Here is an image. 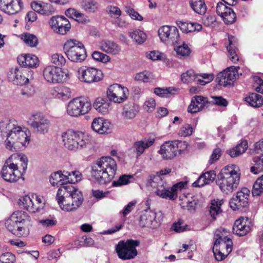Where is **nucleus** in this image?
<instances>
[{
	"mask_svg": "<svg viewBox=\"0 0 263 263\" xmlns=\"http://www.w3.org/2000/svg\"><path fill=\"white\" fill-rule=\"evenodd\" d=\"M117 168L114 159L110 156L102 157L91 166V177L100 185H106L114 179Z\"/></svg>",
	"mask_w": 263,
	"mask_h": 263,
	"instance_id": "1",
	"label": "nucleus"
},
{
	"mask_svg": "<svg viewBox=\"0 0 263 263\" xmlns=\"http://www.w3.org/2000/svg\"><path fill=\"white\" fill-rule=\"evenodd\" d=\"M28 158L26 156L15 154L12 155L5 162L1 171V175L6 181L14 182L22 177L27 168Z\"/></svg>",
	"mask_w": 263,
	"mask_h": 263,
	"instance_id": "2",
	"label": "nucleus"
},
{
	"mask_svg": "<svg viewBox=\"0 0 263 263\" xmlns=\"http://www.w3.org/2000/svg\"><path fill=\"white\" fill-rule=\"evenodd\" d=\"M56 199L62 210L66 211L77 209L84 200L82 192L72 185L61 186Z\"/></svg>",
	"mask_w": 263,
	"mask_h": 263,
	"instance_id": "3",
	"label": "nucleus"
},
{
	"mask_svg": "<svg viewBox=\"0 0 263 263\" xmlns=\"http://www.w3.org/2000/svg\"><path fill=\"white\" fill-rule=\"evenodd\" d=\"M239 181L240 174L233 165H227L218 174L216 183L223 194L230 195L237 188Z\"/></svg>",
	"mask_w": 263,
	"mask_h": 263,
	"instance_id": "4",
	"label": "nucleus"
},
{
	"mask_svg": "<svg viewBox=\"0 0 263 263\" xmlns=\"http://www.w3.org/2000/svg\"><path fill=\"white\" fill-rule=\"evenodd\" d=\"M62 138L64 146L70 151H77L89 143L88 137L80 132L68 130L63 133Z\"/></svg>",
	"mask_w": 263,
	"mask_h": 263,
	"instance_id": "5",
	"label": "nucleus"
},
{
	"mask_svg": "<svg viewBox=\"0 0 263 263\" xmlns=\"http://www.w3.org/2000/svg\"><path fill=\"white\" fill-rule=\"evenodd\" d=\"M10 134L4 141L5 146L7 149L17 152L29 144L30 137L26 131L22 130L20 127H14L13 131Z\"/></svg>",
	"mask_w": 263,
	"mask_h": 263,
	"instance_id": "6",
	"label": "nucleus"
},
{
	"mask_svg": "<svg viewBox=\"0 0 263 263\" xmlns=\"http://www.w3.org/2000/svg\"><path fill=\"white\" fill-rule=\"evenodd\" d=\"M63 49L68 59L72 62H82L87 57L84 46L76 40L67 41L64 45Z\"/></svg>",
	"mask_w": 263,
	"mask_h": 263,
	"instance_id": "7",
	"label": "nucleus"
},
{
	"mask_svg": "<svg viewBox=\"0 0 263 263\" xmlns=\"http://www.w3.org/2000/svg\"><path fill=\"white\" fill-rule=\"evenodd\" d=\"M140 245L138 240L132 239L120 240L115 246V251L118 257L123 260H130L135 258L138 255L136 247Z\"/></svg>",
	"mask_w": 263,
	"mask_h": 263,
	"instance_id": "8",
	"label": "nucleus"
},
{
	"mask_svg": "<svg viewBox=\"0 0 263 263\" xmlns=\"http://www.w3.org/2000/svg\"><path fill=\"white\" fill-rule=\"evenodd\" d=\"M26 215L25 212L13 213L9 219L6 222V226L10 232L18 236H25L28 234L27 231L24 227L25 220L24 218Z\"/></svg>",
	"mask_w": 263,
	"mask_h": 263,
	"instance_id": "9",
	"label": "nucleus"
},
{
	"mask_svg": "<svg viewBox=\"0 0 263 263\" xmlns=\"http://www.w3.org/2000/svg\"><path fill=\"white\" fill-rule=\"evenodd\" d=\"M91 104L84 97L76 98L71 100L67 105V114L72 117H78L87 113Z\"/></svg>",
	"mask_w": 263,
	"mask_h": 263,
	"instance_id": "10",
	"label": "nucleus"
},
{
	"mask_svg": "<svg viewBox=\"0 0 263 263\" xmlns=\"http://www.w3.org/2000/svg\"><path fill=\"white\" fill-rule=\"evenodd\" d=\"M250 193V190L247 187H242L237 191L230 200V208L234 211H236L248 207Z\"/></svg>",
	"mask_w": 263,
	"mask_h": 263,
	"instance_id": "11",
	"label": "nucleus"
},
{
	"mask_svg": "<svg viewBox=\"0 0 263 263\" xmlns=\"http://www.w3.org/2000/svg\"><path fill=\"white\" fill-rule=\"evenodd\" d=\"M28 123L35 132L40 134L46 133L50 125L48 119L41 113H36L31 116Z\"/></svg>",
	"mask_w": 263,
	"mask_h": 263,
	"instance_id": "12",
	"label": "nucleus"
},
{
	"mask_svg": "<svg viewBox=\"0 0 263 263\" xmlns=\"http://www.w3.org/2000/svg\"><path fill=\"white\" fill-rule=\"evenodd\" d=\"M78 74L81 81L87 83L99 82L103 76L101 70L93 67L80 68Z\"/></svg>",
	"mask_w": 263,
	"mask_h": 263,
	"instance_id": "13",
	"label": "nucleus"
},
{
	"mask_svg": "<svg viewBox=\"0 0 263 263\" xmlns=\"http://www.w3.org/2000/svg\"><path fill=\"white\" fill-rule=\"evenodd\" d=\"M146 186L156 189L155 193L157 195L163 198H167L168 187L166 183L159 176L150 175L147 180Z\"/></svg>",
	"mask_w": 263,
	"mask_h": 263,
	"instance_id": "14",
	"label": "nucleus"
},
{
	"mask_svg": "<svg viewBox=\"0 0 263 263\" xmlns=\"http://www.w3.org/2000/svg\"><path fill=\"white\" fill-rule=\"evenodd\" d=\"M107 95L109 101L120 103L127 99L128 90L127 88L122 87L118 84H114L108 87Z\"/></svg>",
	"mask_w": 263,
	"mask_h": 263,
	"instance_id": "15",
	"label": "nucleus"
},
{
	"mask_svg": "<svg viewBox=\"0 0 263 263\" xmlns=\"http://www.w3.org/2000/svg\"><path fill=\"white\" fill-rule=\"evenodd\" d=\"M159 36L163 42H169L172 44H178L179 34L178 29L175 26H163L158 30Z\"/></svg>",
	"mask_w": 263,
	"mask_h": 263,
	"instance_id": "16",
	"label": "nucleus"
},
{
	"mask_svg": "<svg viewBox=\"0 0 263 263\" xmlns=\"http://www.w3.org/2000/svg\"><path fill=\"white\" fill-rule=\"evenodd\" d=\"M49 24L54 31L62 35L66 34L71 27L69 21L63 16H52Z\"/></svg>",
	"mask_w": 263,
	"mask_h": 263,
	"instance_id": "17",
	"label": "nucleus"
},
{
	"mask_svg": "<svg viewBox=\"0 0 263 263\" xmlns=\"http://www.w3.org/2000/svg\"><path fill=\"white\" fill-rule=\"evenodd\" d=\"M43 76L47 82L51 83H61L64 79L62 69L57 66H49L45 68Z\"/></svg>",
	"mask_w": 263,
	"mask_h": 263,
	"instance_id": "18",
	"label": "nucleus"
},
{
	"mask_svg": "<svg viewBox=\"0 0 263 263\" xmlns=\"http://www.w3.org/2000/svg\"><path fill=\"white\" fill-rule=\"evenodd\" d=\"M181 142L178 141H168L161 145L159 153L165 159H171L176 156L177 153L180 154L181 150L179 149V144Z\"/></svg>",
	"mask_w": 263,
	"mask_h": 263,
	"instance_id": "19",
	"label": "nucleus"
},
{
	"mask_svg": "<svg viewBox=\"0 0 263 263\" xmlns=\"http://www.w3.org/2000/svg\"><path fill=\"white\" fill-rule=\"evenodd\" d=\"M139 224L142 228H157L159 223L156 220V213L151 210H145L140 216Z\"/></svg>",
	"mask_w": 263,
	"mask_h": 263,
	"instance_id": "20",
	"label": "nucleus"
},
{
	"mask_svg": "<svg viewBox=\"0 0 263 263\" xmlns=\"http://www.w3.org/2000/svg\"><path fill=\"white\" fill-rule=\"evenodd\" d=\"M23 7V3L21 0H0V9L9 15L17 13Z\"/></svg>",
	"mask_w": 263,
	"mask_h": 263,
	"instance_id": "21",
	"label": "nucleus"
},
{
	"mask_svg": "<svg viewBox=\"0 0 263 263\" xmlns=\"http://www.w3.org/2000/svg\"><path fill=\"white\" fill-rule=\"evenodd\" d=\"M251 227V223L248 217H241L235 221L233 232L239 236H245L250 231Z\"/></svg>",
	"mask_w": 263,
	"mask_h": 263,
	"instance_id": "22",
	"label": "nucleus"
},
{
	"mask_svg": "<svg viewBox=\"0 0 263 263\" xmlns=\"http://www.w3.org/2000/svg\"><path fill=\"white\" fill-rule=\"evenodd\" d=\"M236 79V71L233 67L228 68L218 74L216 81L219 85L227 87L232 84Z\"/></svg>",
	"mask_w": 263,
	"mask_h": 263,
	"instance_id": "23",
	"label": "nucleus"
},
{
	"mask_svg": "<svg viewBox=\"0 0 263 263\" xmlns=\"http://www.w3.org/2000/svg\"><path fill=\"white\" fill-rule=\"evenodd\" d=\"M26 70L23 67L15 68L12 70L8 75V78L10 81H12L13 84L19 85H23L28 82L29 79L26 78Z\"/></svg>",
	"mask_w": 263,
	"mask_h": 263,
	"instance_id": "24",
	"label": "nucleus"
},
{
	"mask_svg": "<svg viewBox=\"0 0 263 263\" xmlns=\"http://www.w3.org/2000/svg\"><path fill=\"white\" fill-rule=\"evenodd\" d=\"M208 104L209 101L207 98L196 96L192 98L191 103L188 107V112L191 114L198 112L205 106L208 107Z\"/></svg>",
	"mask_w": 263,
	"mask_h": 263,
	"instance_id": "25",
	"label": "nucleus"
},
{
	"mask_svg": "<svg viewBox=\"0 0 263 263\" xmlns=\"http://www.w3.org/2000/svg\"><path fill=\"white\" fill-rule=\"evenodd\" d=\"M91 128L95 132L103 134L110 132L111 125L102 118H96L93 119L91 123Z\"/></svg>",
	"mask_w": 263,
	"mask_h": 263,
	"instance_id": "26",
	"label": "nucleus"
},
{
	"mask_svg": "<svg viewBox=\"0 0 263 263\" xmlns=\"http://www.w3.org/2000/svg\"><path fill=\"white\" fill-rule=\"evenodd\" d=\"M139 111L138 105L133 102H129L124 106L122 116L124 119L132 120L136 117Z\"/></svg>",
	"mask_w": 263,
	"mask_h": 263,
	"instance_id": "27",
	"label": "nucleus"
},
{
	"mask_svg": "<svg viewBox=\"0 0 263 263\" xmlns=\"http://www.w3.org/2000/svg\"><path fill=\"white\" fill-rule=\"evenodd\" d=\"M216 176L214 171H210L202 173L198 179L193 183V186L200 187L205 184H210L215 180Z\"/></svg>",
	"mask_w": 263,
	"mask_h": 263,
	"instance_id": "28",
	"label": "nucleus"
},
{
	"mask_svg": "<svg viewBox=\"0 0 263 263\" xmlns=\"http://www.w3.org/2000/svg\"><path fill=\"white\" fill-rule=\"evenodd\" d=\"M17 62L22 67H33L39 64L38 58L30 54L18 56Z\"/></svg>",
	"mask_w": 263,
	"mask_h": 263,
	"instance_id": "29",
	"label": "nucleus"
},
{
	"mask_svg": "<svg viewBox=\"0 0 263 263\" xmlns=\"http://www.w3.org/2000/svg\"><path fill=\"white\" fill-rule=\"evenodd\" d=\"M103 51L114 55L118 54L121 51L120 47L115 42L109 40H103L100 44Z\"/></svg>",
	"mask_w": 263,
	"mask_h": 263,
	"instance_id": "30",
	"label": "nucleus"
},
{
	"mask_svg": "<svg viewBox=\"0 0 263 263\" xmlns=\"http://www.w3.org/2000/svg\"><path fill=\"white\" fill-rule=\"evenodd\" d=\"M154 139L140 140L134 142L132 148L136 153L137 157L141 156L145 150L152 146L154 143Z\"/></svg>",
	"mask_w": 263,
	"mask_h": 263,
	"instance_id": "31",
	"label": "nucleus"
},
{
	"mask_svg": "<svg viewBox=\"0 0 263 263\" xmlns=\"http://www.w3.org/2000/svg\"><path fill=\"white\" fill-rule=\"evenodd\" d=\"M110 102L107 98H98L93 104V106L99 112L106 114L108 112Z\"/></svg>",
	"mask_w": 263,
	"mask_h": 263,
	"instance_id": "32",
	"label": "nucleus"
},
{
	"mask_svg": "<svg viewBox=\"0 0 263 263\" xmlns=\"http://www.w3.org/2000/svg\"><path fill=\"white\" fill-rule=\"evenodd\" d=\"M244 100L250 106L253 107H259L263 104L262 96L255 92L250 93Z\"/></svg>",
	"mask_w": 263,
	"mask_h": 263,
	"instance_id": "33",
	"label": "nucleus"
},
{
	"mask_svg": "<svg viewBox=\"0 0 263 263\" xmlns=\"http://www.w3.org/2000/svg\"><path fill=\"white\" fill-rule=\"evenodd\" d=\"M248 148V142L247 140H242L241 142L232 148L227 151V153L232 158L239 156L244 153Z\"/></svg>",
	"mask_w": 263,
	"mask_h": 263,
	"instance_id": "34",
	"label": "nucleus"
},
{
	"mask_svg": "<svg viewBox=\"0 0 263 263\" xmlns=\"http://www.w3.org/2000/svg\"><path fill=\"white\" fill-rule=\"evenodd\" d=\"M14 125L8 119H4L0 122V136L8 138L10 133L13 131Z\"/></svg>",
	"mask_w": 263,
	"mask_h": 263,
	"instance_id": "35",
	"label": "nucleus"
},
{
	"mask_svg": "<svg viewBox=\"0 0 263 263\" xmlns=\"http://www.w3.org/2000/svg\"><path fill=\"white\" fill-rule=\"evenodd\" d=\"M223 203V200L218 199L211 200L209 213L213 220H215L219 214L222 212L221 206Z\"/></svg>",
	"mask_w": 263,
	"mask_h": 263,
	"instance_id": "36",
	"label": "nucleus"
},
{
	"mask_svg": "<svg viewBox=\"0 0 263 263\" xmlns=\"http://www.w3.org/2000/svg\"><path fill=\"white\" fill-rule=\"evenodd\" d=\"M235 38L233 36L229 37V45L227 47L230 60L234 63H236L238 61V57L237 54V48L236 47V43L235 42Z\"/></svg>",
	"mask_w": 263,
	"mask_h": 263,
	"instance_id": "37",
	"label": "nucleus"
},
{
	"mask_svg": "<svg viewBox=\"0 0 263 263\" xmlns=\"http://www.w3.org/2000/svg\"><path fill=\"white\" fill-rule=\"evenodd\" d=\"M31 8L35 12H38L44 15H50L51 14L50 4L33 2L31 5Z\"/></svg>",
	"mask_w": 263,
	"mask_h": 263,
	"instance_id": "38",
	"label": "nucleus"
},
{
	"mask_svg": "<svg viewBox=\"0 0 263 263\" xmlns=\"http://www.w3.org/2000/svg\"><path fill=\"white\" fill-rule=\"evenodd\" d=\"M190 5L192 9L197 13L204 14L206 10V6L203 0H190Z\"/></svg>",
	"mask_w": 263,
	"mask_h": 263,
	"instance_id": "39",
	"label": "nucleus"
},
{
	"mask_svg": "<svg viewBox=\"0 0 263 263\" xmlns=\"http://www.w3.org/2000/svg\"><path fill=\"white\" fill-rule=\"evenodd\" d=\"M129 36L138 44H143L147 39V35L143 31L136 29L129 33Z\"/></svg>",
	"mask_w": 263,
	"mask_h": 263,
	"instance_id": "40",
	"label": "nucleus"
},
{
	"mask_svg": "<svg viewBox=\"0 0 263 263\" xmlns=\"http://www.w3.org/2000/svg\"><path fill=\"white\" fill-rule=\"evenodd\" d=\"M253 165L250 168L251 172L257 174L263 172V154L259 157H255L253 159Z\"/></svg>",
	"mask_w": 263,
	"mask_h": 263,
	"instance_id": "41",
	"label": "nucleus"
},
{
	"mask_svg": "<svg viewBox=\"0 0 263 263\" xmlns=\"http://www.w3.org/2000/svg\"><path fill=\"white\" fill-rule=\"evenodd\" d=\"M21 38L25 44L30 47H35L39 44L37 37L33 34L29 33H24L22 34Z\"/></svg>",
	"mask_w": 263,
	"mask_h": 263,
	"instance_id": "42",
	"label": "nucleus"
},
{
	"mask_svg": "<svg viewBox=\"0 0 263 263\" xmlns=\"http://www.w3.org/2000/svg\"><path fill=\"white\" fill-rule=\"evenodd\" d=\"M186 185V182L181 181L173 185V186L170 189L168 188V195L167 198L170 199H174L177 197V191L178 190H181L184 188Z\"/></svg>",
	"mask_w": 263,
	"mask_h": 263,
	"instance_id": "43",
	"label": "nucleus"
},
{
	"mask_svg": "<svg viewBox=\"0 0 263 263\" xmlns=\"http://www.w3.org/2000/svg\"><path fill=\"white\" fill-rule=\"evenodd\" d=\"M219 243V240H215L213 248V252L215 259L218 261H221L226 258L228 254L221 252V250H223V249L220 246Z\"/></svg>",
	"mask_w": 263,
	"mask_h": 263,
	"instance_id": "44",
	"label": "nucleus"
},
{
	"mask_svg": "<svg viewBox=\"0 0 263 263\" xmlns=\"http://www.w3.org/2000/svg\"><path fill=\"white\" fill-rule=\"evenodd\" d=\"M216 240H219L220 246L222 248L226 249V253L228 255L231 253L232 250V241L230 238L228 237H221L219 236L218 238L216 239Z\"/></svg>",
	"mask_w": 263,
	"mask_h": 263,
	"instance_id": "45",
	"label": "nucleus"
},
{
	"mask_svg": "<svg viewBox=\"0 0 263 263\" xmlns=\"http://www.w3.org/2000/svg\"><path fill=\"white\" fill-rule=\"evenodd\" d=\"M263 191V175L258 178L253 184L252 194L253 196H257Z\"/></svg>",
	"mask_w": 263,
	"mask_h": 263,
	"instance_id": "46",
	"label": "nucleus"
},
{
	"mask_svg": "<svg viewBox=\"0 0 263 263\" xmlns=\"http://www.w3.org/2000/svg\"><path fill=\"white\" fill-rule=\"evenodd\" d=\"M221 18L226 24H232L236 21V15L234 10L230 7Z\"/></svg>",
	"mask_w": 263,
	"mask_h": 263,
	"instance_id": "47",
	"label": "nucleus"
},
{
	"mask_svg": "<svg viewBox=\"0 0 263 263\" xmlns=\"http://www.w3.org/2000/svg\"><path fill=\"white\" fill-rule=\"evenodd\" d=\"M133 177L129 175H122L117 180L112 181L111 186L113 187H119L123 185H125L130 183V179Z\"/></svg>",
	"mask_w": 263,
	"mask_h": 263,
	"instance_id": "48",
	"label": "nucleus"
},
{
	"mask_svg": "<svg viewBox=\"0 0 263 263\" xmlns=\"http://www.w3.org/2000/svg\"><path fill=\"white\" fill-rule=\"evenodd\" d=\"M180 43L176 44L174 49L176 51L177 54L181 57L188 56L191 53V50L187 45L183 43L182 45H179Z\"/></svg>",
	"mask_w": 263,
	"mask_h": 263,
	"instance_id": "49",
	"label": "nucleus"
},
{
	"mask_svg": "<svg viewBox=\"0 0 263 263\" xmlns=\"http://www.w3.org/2000/svg\"><path fill=\"white\" fill-rule=\"evenodd\" d=\"M21 201L22 202L21 205L23 206L24 209L30 212L34 213V201L32 197L30 198L28 196H26Z\"/></svg>",
	"mask_w": 263,
	"mask_h": 263,
	"instance_id": "50",
	"label": "nucleus"
},
{
	"mask_svg": "<svg viewBox=\"0 0 263 263\" xmlns=\"http://www.w3.org/2000/svg\"><path fill=\"white\" fill-rule=\"evenodd\" d=\"M95 241L92 238L86 235L82 236L81 240L75 242V245L80 247H92Z\"/></svg>",
	"mask_w": 263,
	"mask_h": 263,
	"instance_id": "51",
	"label": "nucleus"
},
{
	"mask_svg": "<svg viewBox=\"0 0 263 263\" xmlns=\"http://www.w3.org/2000/svg\"><path fill=\"white\" fill-rule=\"evenodd\" d=\"M199 75L194 73L193 70H189L181 75V80L183 83H188L196 81L197 77Z\"/></svg>",
	"mask_w": 263,
	"mask_h": 263,
	"instance_id": "52",
	"label": "nucleus"
},
{
	"mask_svg": "<svg viewBox=\"0 0 263 263\" xmlns=\"http://www.w3.org/2000/svg\"><path fill=\"white\" fill-rule=\"evenodd\" d=\"M83 7L87 12H95L98 7L97 3L94 0H84Z\"/></svg>",
	"mask_w": 263,
	"mask_h": 263,
	"instance_id": "53",
	"label": "nucleus"
},
{
	"mask_svg": "<svg viewBox=\"0 0 263 263\" xmlns=\"http://www.w3.org/2000/svg\"><path fill=\"white\" fill-rule=\"evenodd\" d=\"M151 79H153L152 73L147 71H144L138 73L135 77V80L136 81L142 82H148Z\"/></svg>",
	"mask_w": 263,
	"mask_h": 263,
	"instance_id": "54",
	"label": "nucleus"
},
{
	"mask_svg": "<svg viewBox=\"0 0 263 263\" xmlns=\"http://www.w3.org/2000/svg\"><path fill=\"white\" fill-rule=\"evenodd\" d=\"M32 199L34 201V213L40 212L42 210L45 205L43 198L37 195H32Z\"/></svg>",
	"mask_w": 263,
	"mask_h": 263,
	"instance_id": "55",
	"label": "nucleus"
},
{
	"mask_svg": "<svg viewBox=\"0 0 263 263\" xmlns=\"http://www.w3.org/2000/svg\"><path fill=\"white\" fill-rule=\"evenodd\" d=\"M51 61L56 65L55 66L60 67L64 65L66 60L62 54L55 53L51 56Z\"/></svg>",
	"mask_w": 263,
	"mask_h": 263,
	"instance_id": "56",
	"label": "nucleus"
},
{
	"mask_svg": "<svg viewBox=\"0 0 263 263\" xmlns=\"http://www.w3.org/2000/svg\"><path fill=\"white\" fill-rule=\"evenodd\" d=\"M15 261V256L10 252H6L0 256V261L2 263H14Z\"/></svg>",
	"mask_w": 263,
	"mask_h": 263,
	"instance_id": "57",
	"label": "nucleus"
},
{
	"mask_svg": "<svg viewBox=\"0 0 263 263\" xmlns=\"http://www.w3.org/2000/svg\"><path fill=\"white\" fill-rule=\"evenodd\" d=\"M92 57L94 60L103 63H106L110 60L107 55L99 51H94L92 54Z\"/></svg>",
	"mask_w": 263,
	"mask_h": 263,
	"instance_id": "58",
	"label": "nucleus"
},
{
	"mask_svg": "<svg viewBox=\"0 0 263 263\" xmlns=\"http://www.w3.org/2000/svg\"><path fill=\"white\" fill-rule=\"evenodd\" d=\"M170 88H162L160 87H157L154 89V93L162 98H169L171 95V92Z\"/></svg>",
	"mask_w": 263,
	"mask_h": 263,
	"instance_id": "59",
	"label": "nucleus"
},
{
	"mask_svg": "<svg viewBox=\"0 0 263 263\" xmlns=\"http://www.w3.org/2000/svg\"><path fill=\"white\" fill-rule=\"evenodd\" d=\"M61 175H62V171H58L51 174L49 181L53 186L60 185Z\"/></svg>",
	"mask_w": 263,
	"mask_h": 263,
	"instance_id": "60",
	"label": "nucleus"
},
{
	"mask_svg": "<svg viewBox=\"0 0 263 263\" xmlns=\"http://www.w3.org/2000/svg\"><path fill=\"white\" fill-rule=\"evenodd\" d=\"M107 12L111 17L116 18H119L121 14L120 9L118 7L113 6L107 7Z\"/></svg>",
	"mask_w": 263,
	"mask_h": 263,
	"instance_id": "61",
	"label": "nucleus"
},
{
	"mask_svg": "<svg viewBox=\"0 0 263 263\" xmlns=\"http://www.w3.org/2000/svg\"><path fill=\"white\" fill-rule=\"evenodd\" d=\"M211 98L213 100L209 101V104L211 103L222 106H226L228 105L227 101L221 96H212Z\"/></svg>",
	"mask_w": 263,
	"mask_h": 263,
	"instance_id": "62",
	"label": "nucleus"
},
{
	"mask_svg": "<svg viewBox=\"0 0 263 263\" xmlns=\"http://www.w3.org/2000/svg\"><path fill=\"white\" fill-rule=\"evenodd\" d=\"M125 11L132 19L142 21L143 18L137 12L135 11L134 9L129 6L125 7Z\"/></svg>",
	"mask_w": 263,
	"mask_h": 263,
	"instance_id": "63",
	"label": "nucleus"
},
{
	"mask_svg": "<svg viewBox=\"0 0 263 263\" xmlns=\"http://www.w3.org/2000/svg\"><path fill=\"white\" fill-rule=\"evenodd\" d=\"M193 127L191 125L186 124L181 128L179 135L182 137L190 136L193 133Z\"/></svg>",
	"mask_w": 263,
	"mask_h": 263,
	"instance_id": "64",
	"label": "nucleus"
}]
</instances>
